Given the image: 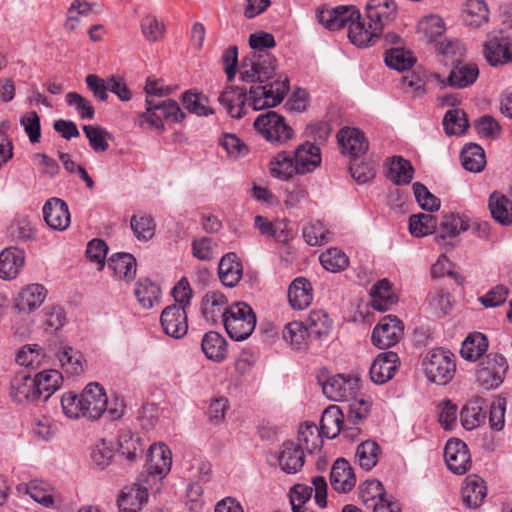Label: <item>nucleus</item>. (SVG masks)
<instances>
[{
    "label": "nucleus",
    "mask_w": 512,
    "mask_h": 512,
    "mask_svg": "<svg viewBox=\"0 0 512 512\" xmlns=\"http://www.w3.org/2000/svg\"><path fill=\"white\" fill-rule=\"evenodd\" d=\"M487 495V487L482 478L477 475H469L466 484L462 488V499L469 508H477Z\"/></svg>",
    "instance_id": "f704fd0d"
},
{
    "label": "nucleus",
    "mask_w": 512,
    "mask_h": 512,
    "mask_svg": "<svg viewBox=\"0 0 512 512\" xmlns=\"http://www.w3.org/2000/svg\"><path fill=\"white\" fill-rule=\"evenodd\" d=\"M83 405V417L96 420L107 409V396L104 388L98 383L88 384L80 394Z\"/></svg>",
    "instance_id": "f8f14e48"
},
{
    "label": "nucleus",
    "mask_w": 512,
    "mask_h": 512,
    "mask_svg": "<svg viewBox=\"0 0 512 512\" xmlns=\"http://www.w3.org/2000/svg\"><path fill=\"white\" fill-rule=\"evenodd\" d=\"M219 144L230 158L238 159L249 153L248 146L235 134L226 133L219 138Z\"/></svg>",
    "instance_id": "0e129e2a"
},
{
    "label": "nucleus",
    "mask_w": 512,
    "mask_h": 512,
    "mask_svg": "<svg viewBox=\"0 0 512 512\" xmlns=\"http://www.w3.org/2000/svg\"><path fill=\"white\" fill-rule=\"evenodd\" d=\"M147 500V488L135 483L124 488L118 498V507L122 512H138Z\"/></svg>",
    "instance_id": "c756f323"
},
{
    "label": "nucleus",
    "mask_w": 512,
    "mask_h": 512,
    "mask_svg": "<svg viewBox=\"0 0 512 512\" xmlns=\"http://www.w3.org/2000/svg\"><path fill=\"white\" fill-rule=\"evenodd\" d=\"M96 3H90L86 0H73L67 9V18L64 22L66 31H74L80 24V16H88L92 13Z\"/></svg>",
    "instance_id": "de8ad7c7"
},
{
    "label": "nucleus",
    "mask_w": 512,
    "mask_h": 512,
    "mask_svg": "<svg viewBox=\"0 0 512 512\" xmlns=\"http://www.w3.org/2000/svg\"><path fill=\"white\" fill-rule=\"evenodd\" d=\"M288 300L295 310L307 308L313 300L311 283L304 277H297L288 288Z\"/></svg>",
    "instance_id": "c85d7f7f"
},
{
    "label": "nucleus",
    "mask_w": 512,
    "mask_h": 512,
    "mask_svg": "<svg viewBox=\"0 0 512 512\" xmlns=\"http://www.w3.org/2000/svg\"><path fill=\"white\" fill-rule=\"evenodd\" d=\"M468 228V222L463 220L459 215H445L441 222L440 229L435 236V240L439 245H449L450 248H452L453 244L446 242V238H454Z\"/></svg>",
    "instance_id": "e433bc0d"
},
{
    "label": "nucleus",
    "mask_w": 512,
    "mask_h": 512,
    "mask_svg": "<svg viewBox=\"0 0 512 512\" xmlns=\"http://www.w3.org/2000/svg\"><path fill=\"white\" fill-rule=\"evenodd\" d=\"M444 457L448 469L454 474L463 475L471 467L468 447L460 439H451L446 443Z\"/></svg>",
    "instance_id": "ddd939ff"
},
{
    "label": "nucleus",
    "mask_w": 512,
    "mask_h": 512,
    "mask_svg": "<svg viewBox=\"0 0 512 512\" xmlns=\"http://www.w3.org/2000/svg\"><path fill=\"white\" fill-rule=\"evenodd\" d=\"M145 104L146 111L140 117L157 129H164L163 120L176 123L182 121L185 117L175 100L168 99L156 102L146 98Z\"/></svg>",
    "instance_id": "0eeeda50"
},
{
    "label": "nucleus",
    "mask_w": 512,
    "mask_h": 512,
    "mask_svg": "<svg viewBox=\"0 0 512 512\" xmlns=\"http://www.w3.org/2000/svg\"><path fill=\"white\" fill-rule=\"evenodd\" d=\"M66 323V314L62 307L52 306L43 311L42 326L46 332H58Z\"/></svg>",
    "instance_id": "680f3d73"
},
{
    "label": "nucleus",
    "mask_w": 512,
    "mask_h": 512,
    "mask_svg": "<svg viewBox=\"0 0 512 512\" xmlns=\"http://www.w3.org/2000/svg\"><path fill=\"white\" fill-rule=\"evenodd\" d=\"M33 380L39 401L45 402L61 387L63 375L55 369H44Z\"/></svg>",
    "instance_id": "b1692460"
},
{
    "label": "nucleus",
    "mask_w": 512,
    "mask_h": 512,
    "mask_svg": "<svg viewBox=\"0 0 512 512\" xmlns=\"http://www.w3.org/2000/svg\"><path fill=\"white\" fill-rule=\"evenodd\" d=\"M468 126L466 113L460 109L448 110L443 118V127L447 135H461Z\"/></svg>",
    "instance_id": "5fc2aeb1"
},
{
    "label": "nucleus",
    "mask_w": 512,
    "mask_h": 512,
    "mask_svg": "<svg viewBox=\"0 0 512 512\" xmlns=\"http://www.w3.org/2000/svg\"><path fill=\"white\" fill-rule=\"evenodd\" d=\"M171 464V451L166 445H152L150 447L149 461L146 465L150 476L163 477L169 472Z\"/></svg>",
    "instance_id": "cd10ccee"
},
{
    "label": "nucleus",
    "mask_w": 512,
    "mask_h": 512,
    "mask_svg": "<svg viewBox=\"0 0 512 512\" xmlns=\"http://www.w3.org/2000/svg\"><path fill=\"white\" fill-rule=\"evenodd\" d=\"M477 364L476 382L485 390L498 388L504 381L508 363L502 354H488Z\"/></svg>",
    "instance_id": "423d86ee"
},
{
    "label": "nucleus",
    "mask_w": 512,
    "mask_h": 512,
    "mask_svg": "<svg viewBox=\"0 0 512 512\" xmlns=\"http://www.w3.org/2000/svg\"><path fill=\"white\" fill-rule=\"evenodd\" d=\"M136 259L130 253L119 252L108 260V268L118 279L132 281L136 275Z\"/></svg>",
    "instance_id": "473e14b6"
},
{
    "label": "nucleus",
    "mask_w": 512,
    "mask_h": 512,
    "mask_svg": "<svg viewBox=\"0 0 512 512\" xmlns=\"http://www.w3.org/2000/svg\"><path fill=\"white\" fill-rule=\"evenodd\" d=\"M318 22L328 30H338L348 26V33L354 22H359L360 13L355 6H337L321 9L317 13Z\"/></svg>",
    "instance_id": "9b49d317"
},
{
    "label": "nucleus",
    "mask_w": 512,
    "mask_h": 512,
    "mask_svg": "<svg viewBox=\"0 0 512 512\" xmlns=\"http://www.w3.org/2000/svg\"><path fill=\"white\" fill-rule=\"evenodd\" d=\"M460 159L464 169L470 172H481L486 166L484 149L476 143L464 145L460 153Z\"/></svg>",
    "instance_id": "58836bf2"
},
{
    "label": "nucleus",
    "mask_w": 512,
    "mask_h": 512,
    "mask_svg": "<svg viewBox=\"0 0 512 512\" xmlns=\"http://www.w3.org/2000/svg\"><path fill=\"white\" fill-rule=\"evenodd\" d=\"M418 30L425 36L427 41H433L443 34L445 26L441 17L429 15L419 21Z\"/></svg>",
    "instance_id": "69168bd1"
},
{
    "label": "nucleus",
    "mask_w": 512,
    "mask_h": 512,
    "mask_svg": "<svg viewBox=\"0 0 512 512\" xmlns=\"http://www.w3.org/2000/svg\"><path fill=\"white\" fill-rule=\"evenodd\" d=\"M270 173L280 180H288L296 173V164L288 153H278L270 162Z\"/></svg>",
    "instance_id": "a18cd8bd"
},
{
    "label": "nucleus",
    "mask_w": 512,
    "mask_h": 512,
    "mask_svg": "<svg viewBox=\"0 0 512 512\" xmlns=\"http://www.w3.org/2000/svg\"><path fill=\"white\" fill-rule=\"evenodd\" d=\"M182 102L184 107L191 113L198 116H207L213 114V110L207 106L208 99L201 93H192L186 91L183 94Z\"/></svg>",
    "instance_id": "052dcab7"
},
{
    "label": "nucleus",
    "mask_w": 512,
    "mask_h": 512,
    "mask_svg": "<svg viewBox=\"0 0 512 512\" xmlns=\"http://www.w3.org/2000/svg\"><path fill=\"white\" fill-rule=\"evenodd\" d=\"M227 297L220 291H208L202 298L201 311L203 317L210 322H218L226 317L229 308Z\"/></svg>",
    "instance_id": "4be33fe9"
},
{
    "label": "nucleus",
    "mask_w": 512,
    "mask_h": 512,
    "mask_svg": "<svg viewBox=\"0 0 512 512\" xmlns=\"http://www.w3.org/2000/svg\"><path fill=\"white\" fill-rule=\"evenodd\" d=\"M454 356L455 354H428L422 363L428 381L438 385L448 384L456 372Z\"/></svg>",
    "instance_id": "6e6552de"
},
{
    "label": "nucleus",
    "mask_w": 512,
    "mask_h": 512,
    "mask_svg": "<svg viewBox=\"0 0 512 512\" xmlns=\"http://www.w3.org/2000/svg\"><path fill=\"white\" fill-rule=\"evenodd\" d=\"M477 133L485 138L497 139L502 128L499 122L491 115H483L474 122Z\"/></svg>",
    "instance_id": "774afa93"
},
{
    "label": "nucleus",
    "mask_w": 512,
    "mask_h": 512,
    "mask_svg": "<svg viewBox=\"0 0 512 512\" xmlns=\"http://www.w3.org/2000/svg\"><path fill=\"white\" fill-rule=\"evenodd\" d=\"M321 265L328 271L337 272L348 266V257L337 248H330L320 256Z\"/></svg>",
    "instance_id": "e2e57ef3"
},
{
    "label": "nucleus",
    "mask_w": 512,
    "mask_h": 512,
    "mask_svg": "<svg viewBox=\"0 0 512 512\" xmlns=\"http://www.w3.org/2000/svg\"><path fill=\"white\" fill-rule=\"evenodd\" d=\"M160 293V288L149 279L137 281L135 296L143 308H152L159 301Z\"/></svg>",
    "instance_id": "09e8293b"
},
{
    "label": "nucleus",
    "mask_w": 512,
    "mask_h": 512,
    "mask_svg": "<svg viewBox=\"0 0 512 512\" xmlns=\"http://www.w3.org/2000/svg\"><path fill=\"white\" fill-rule=\"evenodd\" d=\"M437 220L430 214H413L409 218V231L415 237H423L435 232Z\"/></svg>",
    "instance_id": "864d4df0"
},
{
    "label": "nucleus",
    "mask_w": 512,
    "mask_h": 512,
    "mask_svg": "<svg viewBox=\"0 0 512 512\" xmlns=\"http://www.w3.org/2000/svg\"><path fill=\"white\" fill-rule=\"evenodd\" d=\"M313 341L327 340L333 327L332 320L323 310H312L306 324Z\"/></svg>",
    "instance_id": "72a5a7b5"
},
{
    "label": "nucleus",
    "mask_w": 512,
    "mask_h": 512,
    "mask_svg": "<svg viewBox=\"0 0 512 512\" xmlns=\"http://www.w3.org/2000/svg\"><path fill=\"white\" fill-rule=\"evenodd\" d=\"M277 60L269 54H258L253 55L251 59H244L240 66V79L247 83H256L259 85H266L275 82L278 78L284 77V75L276 76ZM285 78H287L285 76Z\"/></svg>",
    "instance_id": "7ed1b4c3"
},
{
    "label": "nucleus",
    "mask_w": 512,
    "mask_h": 512,
    "mask_svg": "<svg viewBox=\"0 0 512 512\" xmlns=\"http://www.w3.org/2000/svg\"><path fill=\"white\" fill-rule=\"evenodd\" d=\"M242 274L243 267L235 253H227L220 259L218 276L224 286L235 287L240 282Z\"/></svg>",
    "instance_id": "bb28decb"
},
{
    "label": "nucleus",
    "mask_w": 512,
    "mask_h": 512,
    "mask_svg": "<svg viewBox=\"0 0 512 512\" xmlns=\"http://www.w3.org/2000/svg\"><path fill=\"white\" fill-rule=\"evenodd\" d=\"M255 130L268 142L283 144L293 137V129L275 111L260 114L254 121Z\"/></svg>",
    "instance_id": "39448f33"
},
{
    "label": "nucleus",
    "mask_w": 512,
    "mask_h": 512,
    "mask_svg": "<svg viewBox=\"0 0 512 512\" xmlns=\"http://www.w3.org/2000/svg\"><path fill=\"white\" fill-rule=\"evenodd\" d=\"M288 91L289 79L280 77L273 83L251 86L248 94L245 89L228 86L220 93L218 101L231 117L241 118L247 101L254 110L275 107Z\"/></svg>",
    "instance_id": "f257e3e1"
},
{
    "label": "nucleus",
    "mask_w": 512,
    "mask_h": 512,
    "mask_svg": "<svg viewBox=\"0 0 512 512\" xmlns=\"http://www.w3.org/2000/svg\"><path fill=\"white\" fill-rule=\"evenodd\" d=\"M223 324L230 338L243 341L253 333L256 315L248 304L238 302L229 306Z\"/></svg>",
    "instance_id": "20e7f679"
},
{
    "label": "nucleus",
    "mask_w": 512,
    "mask_h": 512,
    "mask_svg": "<svg viewBox=\"0 0 512 512\" xmlns=\"http://www.w3.org/2000/svg\"><path fill=\"white\" fill-rule=\"evenodd\" d=\"M305 456L301 447L293 441H285L278 454V463L282 471L287 474L298 472L304 465Z\"/></svg>",
    "instance_id": "393cba45"
},
{
    "label": "nucleus",
    "mask_w": 512,
    "mask_h": 512,
    "mask_svg": "<svg viewBox=\"0 0 512 512\" xmlns=\"http://www.w3.org/2000/svg\"><path fill=\"white\" fill-rule=\"evenodd\" d=\"M370 296L372 308L380 312L389 310L397 302V297L386 279L380 280L371 288Z\"/></svg>",
    "instance_id": "4c0bfd02"
},
{
    "label": "nucleus",
    "mask_w": 512,
    "mask_h": 512,
    "mask_svg": "<svg viewBox=\"0 0 512 512\" xmlns=\"http://www.w3.org/2000/svg\"><path fill=\"white\" fill-rule=\"evenodd\" d=\"M489 209L493 219L501 225L512 224V201L506 196L497 192L492 193L489 198Z\"/></svg>",
    "instance_id": "ea45409f"
},
{
    "label": "nucleus",
    "mask_w": 512,
    "mask_h": 512,
    "mask_svg": "<svg viewBox=\"0 0 512 512\" xmlns=\"http://www.w3.org/2000/svg\"><path fill=\"white\" fill-rule=\"evenodd\" d=\"M365 10L366 18L354 22L349 32L350 41L358 47L373 45L384 27L397 16V5L393 0H369Z\"/></svg>",
    "instance_id": "f03ea898"
},
{
    "label": "nucleus",
    "mask_w": 512,
    "mask_h": 512,
    "mask_svg": "<svg viewBox=\"0 0 512 512\" xmlns=\"http://www.w3.org/2000/svg\"><path fill=\"white\" fill-rule=\"evenodd\" d=\"M9 397L18 405L40 402L33 378L24 372H17L11 379Z\"/></svg>",
    "instance_id": "4468645a"
},
{
    "label": "nucleus",
    "mask_w": 512,
    "mask_h": 512,
    "mask_svg": "<svg viewBox=\"0 0 512 512\" xmlns=\"http://www.w3.org/2000/svg\"><path fill=\"white\" fill-rule=\"evenodd\" d=\"M83 132L89 141L91 149L95 152H105L109 149L108 139L111 134L99 125H84Z\"/></svg>",
    "instance_id": "603ef678"
},
{
    "label": "nucleus",
    "mask_w": 512,
    "mask_h": 512,
    "mask_svg": "<svg viewBox=\"0 0 512 512\" xmlns=\"http://www.w3.org/2000/svg\"><path fill=\"white\" fill-rule=\"evenodd\" d=\"M416 59L410 50L404 49L402 46H395L388 49L385 53V63L388 67L397 71L410 69Z\"/></svg>",
    "instance_id": "37998d69"
},
{
    "label": "nucleus",
    "mask_w": 512,
    "mask_h": 512,
    "mask_svg": "<svg viewBox=\"0 0 512 512\" xmlns=\"http://www.w3.org/2000/svg\"><path fill=\"white\" fill-rule=\"evenodd\" d=\"M293 159L297 174L311 173L321 164L320 148L313 143L305 142L296 148Z\"/></svg>",
    "instance_id": "412c9836"
},
{
    "label": "nucleus",
    "mask_w": 512,
    "mask_h": 512,
    "mask_svg": "<svg viewBox=\"0 0 512 512\" xmlns=\"http://www.w3.org/2000/svg\"><path fill=\"white\" fill-rule=\"evenodd\" d=\"M360 497L367 507L376 502H383L387 500L386 490L383 484L376 479L366 480L360 486Z\"/></svg>",
    "instance_id": "6e6d98bb"
},
{
    "label": "nucleus",
    "mask_w": 512,
    "mask_h": 512,
    "mask_svg": "<svg viewBox=\"0 0 512 512\" xmlns=\"http://www.w3.org/2000/svg\"><path fill=\"white\" fill-rule=\"evenodd\" d=\"M34 234V228L26 216L16 217L7 228L8 237L17 242L30 240Z\"/></svg>",
    "instance_id": "4d7b16f0"
},
{
    "label": "nucleus",
    "mask_w": 512,
    "mask_h": 512,
    "mask_svg": "<svg viewBox=\"0 0 512 512\" xmlns=\"http://www.w3.org/2000/svg\"><path fill=\"white\" fill-rule=\"evenodd\" d=\"M323 394L331 401H347L354 397L360 388V378L356 374H336L320 382Z\"/></svg>",
    "instance_id": "1a4fd4ad"
},
{
    "label": "nucleus",
    "mask_w": 512,
    "mask_h": 512,
    "mask_svg": "<svg viewBox=\"0 0 512 512\" xmlns=\"http://www.w3.org/2000/svg\"><path fill=\"white\" fill-rule=\"evenodd\" d=\"M164 332L175 339L182 338L188 331L187 311L177 305L167 306L161 313Z\"/></svg>",
    "instance_id": "dca6fc26"
},
{
    "label": "nucleus",
    "mask_w": 512,
    "mask_h": 512,
    "mask_svg": "<svg viewBox=\"0 0 512 512\" xmlns=\"http://www.w3.org/2000/svg\"><path fill=\"white\" fill-rule=\"evenodd\" d=\"M380 446L373 440H367L357 446L355 458L365 471L371 470L379 460Z\"/></svg>",
    "instance_id": "c03bdc74"
},
{
    "label": "nucleus",
    "mask_w": 512,
    "mask_h": 512,
    "mask_svg": "<svg viewBox=\"0 0 512 512\" xmlns=\"http://www.w3.org/2000/svg\"><path fill=\"white\" fill-rule=\"evenodd\" d=\"M118 451L129 461L135 460L138 454L143 453L140 438L135 436L130 430L121 431L118 436Z\"/></svg>",
    "instance_id": "3c124183"
},
{
    "label": "nucleus",
    "mask_w": 512,
    "mask_h": 512,
    "mask_svg": "<svg viewBox=\"0 0 512 512\" xmlns=\"http://www.w3.org/2000/svg\"><path fill=\"white\" fill-rule=\"evenodd\" d=\"M338 143L342 153L357 160L369 148L368 141L362 131L357 128L344 127L337 134Z\"/></svg>",
    "instance_id": "f3484780"
},
{
    "label": "nucleus",
    "mask_w": 512,
    "mask_h": 512,
    "mask_svg": "<svg viewBox=\"0 0 512 512\" xmlns=\"http://www.w3.org/2000/svg\"><path fill=\"white\" fill-rule=\"evenodd\" d=\"M404 325L396 316L388 315L373 329L372 342L378 349H389L399 342Z\"/></svg>",
    "instance_id": "9d476101"
},
{
    "label": "nucleus",
    "mask_w": 512,
    "mask_h": 512,
    "mask_svg": "<svg viewBox=\"0 0 512 512\" xmlns=\"http://www.w3.org/2000/svg\"><path fill=\"white\" fill-rule=\"evenodd\" d=\"M349 412L347 421L353 425L366 419L371 411L372 401L366 398H358L356 395L349 399Z\"/></svg>",
    "instance_id": "bf43d9fd"
},
{
    "label": "nucleus",
    "mask_w": 512,
    "mask_h": 512,
    "mask_svg": "<svg viewBox=\"0 0 512 512\" xmlns=\"http://www.w3.org/2000/svg\"><path fill=\"white\" fill-rule=\"evenodd\" d=\"M484 55L491 66L512 62V40L507 37H489L484 44Z\"/></svg>",
    "instance_id": "a211bd4d"
},
{
    "label": "nucleus",
    "mask_w": 512,
    "mask_h": 512,
    "mask_svg": "<svg viewBox=\"0 0 512 512\" xmlns=\"http://www.w3.org/2000/svg\"><path fill=\"white\" fill-rule=\"evenodd\" d=\"M415 198L423 210L436 211L440 207V199L433 195L425 185L420 182L413 184Z\"/></svg>",
    "instance_id": "338daca9"
},
{
    "label": "nucleus",
    "mask_w": 512,
    "mask_h": 512,
    "mask_svg": "<svg viewBox=\"0 0 512 512\" xmlns=\"http://www.w3.org/2000/svg\"><path fill=\"white\" fill-rule=\"evenodd\" d=\"M414 175V168L410 161L402 156H394L391 158L388 178L396 185L409 184Z\"/></svg>",
    "instance_id": "79ce46f5"
},
{
    "label": "nucleus",
    "mask_w": 512,
    "mask_h": 512,
    "mask_svg": "<svg viewBox=\"0 0 512 512\" xmlns=\"http://www.w3.org/2000/svg\"><path fill=\"white\" fill-rule=\"evenodd\" d=\"M25 253L23 250L9 247L0 253V277L13 279L24 266Z\"/></svg>",
    "instance_id": "7c9ffc66"
},
{
    "label": "nucleus",
    "mask_w": 512,
    "mask_h": 512,
    "mask_svg": "<svg viewBox=\"0 0 512 512\" xmlns=\"http://www.w3.org/2000/svg\"><path fill=\"white\" fill-rule=\"evenodd\" d=\"M399 366L398 354H378L370 366V378L375 384H385L394 377Z\"/></svg>",
    "instance_id": "6ab92c4d"
},
{
    "label": "nucleus",
    "mask_w": 512,
    "mask_h": 512,
    "mask_svg": "<svg viewBox=\"0 0 512 512\" xmlns=\"http://www.w3.org/2000/svg\"><path fill=\"white\" fill-rule=\"evenodd\" d=\"M283 339L297 350L307 349L313 342L307 326L301 321H292L285 325Z\"/></svg>",
    "instance_id": "c9c22d12"
},
{
    "label": "nucleus",
    "mask_w": 512,
    "mask_h": 512,
    "mask_svg": "<svg viewBox=\"0 0 512 512\" xmlns=\"http://www.w3.org/2000/svg\"><path fill=\"white\" fill-rule=\"evenodd\" d=\"M489 10L483 0H468L464 10V20L469 26L480 27L488 22Z\"/></svg>",
    "instance_id": "49530a36"
},
{
    "label": "nucleus",
    "mask_w": 512,
    "mask_h": 512,
    "mask_svg": "<svg viewBox=\"0 0 512 512\" xmlns=\"http://www.w3.org/2000/svg\"><path fill=\"white\" fill-rule=\"evenodd\" d=\"M330 484L332 488L340 493H347L356 484V477L350 463L344 458H338L330 472Z\"/></svg>",
    "instance_id": "5701e85b"
},
{
    "label": "nucleus",
    "mask_w": 512,
    "mask_h": 512,
    "mask_svg": "<svg viewBox=\"0 0 512 512\" xmlns=\"http://www.w3.org/2000/svg\"><path fill=\"white\" fill-rule=\"evenodd\" d=\"M59 361L67 377L79 376L83 374L88 367L84 354H60Z\"/></svg>",
    "instance_id": "13d9d810"
},
{
    "label": "nucleus",
    "mask_w": 512,
    "mask_h": 512,
    "mask_svg": "<svg viewBox=\"0 0 512 512\" xmlns=\"http://www.w3.org/2000/svg\"><path fill=\"white\" fill-rule=\"evenodd\" d=\"M43 216L47 225L54 230L63 231L70 225L68 205L60 198H51L45 203Z\"/></svg>",
    "instance_id": "aec40b11"
},
{
    "label": "nucleus",
    "mask_w": 512,
    "mask_h": 512,
    "mask_svg": "<svg viewBox=\"0 0 512 512\" xmlns=\"http://www.w3.org/2000/svg\"><path fill=\"white\" fill-rule=\"evenodd\" d=\"M297 446L301 447L302 451L314 453L320 450L323 445V435L314 423L306 422L298 432Z\"/></svg>",
    "instance_id": "a19ab883"
},
{
    "label": "nucleus",
    "mask_w": 512,
    "mask_h": 512,
    "mask_svg": "<svg viewBox=\"0 0 512 512\" xmlns=\"http://www.w3.org/2000/svg\"><path fill=\"white\" fill-rule=\"evenodd\" d=\"M47 291L40 284H31L21 289L14 300V307L18 311L32 312L44 302Z\"/></svg>",
    "instance_id": "a878e982"
},
{
    "label": "nucleus",
    "mask_w": 512,
    "mask_h": 512,
    "mask_svg": "<svg viewBox=\"0 0 512 512\" xmlns=\"http://www.w3.org/2000/svg\"><path fill=\"white\" fill-rule=\"evenodd\" d=\"M486 411L483 409L479 401L468 402L460 412V419L463 427L472 430L484 422Z\"/></svg>",
    "instance_id": "8fccbe9b"
},
{
    "label": "nucleus",
    "mask_w": 512,
    "mask_h": 512,
    "mask_svg": "<svg viewBox=\"0 0 512 512\" xmlns=\"http://www.w3.org/2000/svg\"><path fill=\"white\" fill-rule=\"evenodd\" d=\"M478 76L479 69L475 63L462 62L455 58L449 75L441 82L455 89H463L474 84Z\"/></svg>",
    "instance_id": "2eb2a0df"
},
{
    "label": "nucleus",
    "mask_w": 512,
    "mask_h": 512,
    "mask_svg": "<svg viewBox=\"0 0 512 512\" xmlns=\"http://www.w3.org/2000/svg\"><path fill=\"white\" fill-rule=\"evenodd\" d=\"M344 415L337 405L328 406L322 413L319 431L328 439L336 438L343 429Z\"/></svg>",
    "instance_id": "2f4dec72"
}]
</instances>
